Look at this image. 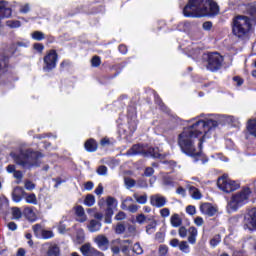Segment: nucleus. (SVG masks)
Returning a JSON list of instances; mask_svg holds the SVG:
<instances>
[{
    "label": "nucleus",
    "mask_w": 256,
    "mask_h": 256,
    "mask_svg": "<svg viewBox=\"0 0 256 256\" xmlns=\"http://www.w3.org/2000/svg\"><path fill=\"white\" fill-rule=\"evenodd\" d=\"M31 11V6L29 4H24L20 6V13H29Z\"/></svg>",
    "instance_id": "obj_47"
},
{
    "label": "nucleus",
    "mask_w": 256,
    "mask_h": 256,
    "mask_svg": "<svg viewBox=\"0 0 256 256\" xmlns=\"http://www.w3.org/2000/svg\"><path fill=\"white\" fill-rule=\"evenodd\" d=\"M55 237V234L51 230H43L42 235L40 236V239H53Z\"/></svg>",
    "instance_id": "obj_30"
},
{
    "label": "nucleus",
    "mask_w": 256,
    "mask_h": 256,
    "mask_svg": "<svg viewBox=\"0 0 256 256\" xmlns=\"http://www.w3.org/2000/svg\"><path fill=\"white\" fill-rule=\"evenodd\" d=\"M75 214L79 223H85V221H87V215H85V209L83 206H76Z\"/></svg>",
    "instance_id": "obj_17"
},
{
    "label": "nucleus",
    "mask_w": 256,
    "mask_h": 256,
    "mask_svg": "<svg viewBox=\"0 0 256 256\" xmlns=\"http://www.w3.org/2000/svg\"><path fill=\"white\" fill-rule=\"evenodd\" d=\"M25 189H27V191H33V189H35V184L29 180H27L25 182Z\"/></svg>",
    "instance_id": "obj_49"
},
{
    "label": "nucleus",
    "mask_w": 256,
    "mask_h": 256,
    "mask_svg": "<svg viewBox=\"0 0 256 256\" xmlns=\"http://www.w3.org/2000/svg\"><path fill=\"white\" fill-rule=\"evenodd\" d=\"M58 232L61 235H65V233L67 232V226H65V224H63V222H60L58 225Z\"/></svg>",
    "instance_id": "obj_45"
},
{
    "label": "nucleus",
    "mask_w": 256,
    "mask_h": 256,
    "mask_svg": "<svg viewBox=\"0 0 256 256\" xmlns=\"http://www.w3.org/2000/svg\"><path fill=\"white\" fill-rule=\"evenodd\" d=\"M7 69H9V57L0 54V75L7 73Z\"/></svg>",
    "instance_id": "obj_16"
},
{
    "label": "nucleus",
    "mask_w": 256,
    "mask_h": 256,
    "mask_svg": "<svg viewBox=\"0 0 256 256\" xmlns=\"http://www.w3.org/2000/svg\"><path fill=\"white\" fill-rule=\"evenodd\" d=\"M179 236L182 238V239H185V237H187V229L185 227H180L179 228Z\"/></svg>",
    "instance_id": "obj_53"
},
{
    "label": "nucleus",
    "mask_w": 256,
    "mask_h": 256,
    "mask_svg": "<svg viewBox=\"0 0 256 256\" xmlns=\"http://www.w3.org/2000/svg\"><path fill=\"white\" fill-rule=\"evenodd\" d=\"M200 211L203 215H208V217H213L217 213V208H215L210 203H204L200 206Z\"/></svg>",
    "instance_id": "obj_13"
},
{
    "label": "nucleus",
    "mask_w": 256,
    "mask_h": 256,
    "mask_svg": "<svg viewBox=\"0 0 256 256\" xmlns=\"http://www.w3.org/2000/svg\"><path fill=\"white\" fill-rule=\"evenodd\" d=\"M128 211L130 213H137V211H139V205L137 204H132L128 207Z\"/></svg>",
    "instance_id": "obj_55"
},
{
    "label": "nucleus",
    "mask_w": 256,
    "mask_h": 256,
    "mask_svg": "<svg viewBox=\"0 0 256 256\" xmlns=\"http://www.w3.org/2000/svg\"><path fill=\"white\" fill-rule=\"evenodd\" d=\"M25 213L30 217V221H35V212H33V208L31 207H26L25 208Z\"/></svg>",
    "instance_id": "obj_38"
},
{
    "label": "nucleus",
    "mask_w": 256,
    "mask_h": 256,
    "mask_svg": "<svg viewBox=\"0 0 256 256\" xmlns=\"http://www.w3.org/2000/svg\"><path fill=\"white\" fill-rule=\"evenodd\" d=\"M74 243H77L78 245L85 243V231L83 229L80 228L76 231Z\"/></svg>",
    "instance_id": "obj_22"
},
{
    "label": "nucleus",
    "mask_w": 256,
    "mask_h": 256,
    "mask_svg": "<svg viewBox=\"0 0 256 256\" xmlns=\"http://www.w3.org/2000/svg\"><path fill=\"white\" fill-rule=\"evenodd\" d=\"M133 197L139 203V205H145V203H147V194H134Z\"/></svg>",
    "instance_id": "obj_27"
},
{
    "label": "nucleus",
    "mask_w": 256,
    "mask_h": 256,
    "mask_svg": "<svg viewBox=\"0 0 256 256\" xmlns=\"http://www.w3.org/2000/svg\"><path fill=\"white\" fill-rule=\"evenodd\" d=\"M34 49L36 51H38L39 53H41V51H43L45 49V46H43V44H41V43H36V44H34Z\"/></svg>",
    "instance_id": "obj_60"
},
{
    "label": "nucleus",
    "mask_w": 256,
    "mask_h": 256,
    "mask_svg": "<svg viewBox=\"0 0 256 256\" xmlns=\"http://www.w3.org/2000/svg\"><path fill=\"white\" fill-rule=\"evenodd\" d=\"M106 203L108 205V208L113 209V207H115V205H117V200H115V198H113V197H108L106 200Z\"/></svg>",
    "instance_id": "obj_39"
},
{
    "label": "nucleus",
    "mask_w": 256,
    "mask_h": 256,
    "mask_svg": "<svg viewBox=\"0 0 256 256\" xmlns=\"http://www.w3.org/2000/svg\"><path fill=\"white\" fill-rule=\"evenodd\" d=\"M144 153L145 149H143V146L135 144L126 152V155H143Z\"/></svg>",
    "instance_id": "obj_19"
},
{
    "label": "nucleus",
    "mask_w": 256,
    "mask_h": 256,
    "mask_svg": "<svg viewBox=\"0 0 256 256\" xmlns=\"http://www.w3.org/2000/svg\"><path fill=\"white\" fill-rule=\"evenodd\" d=\"M127 189H131L135 186V180L131 178H125L124 180Z\"/></svg>",
    "instance_id": "obj_41"
},
{
    "label": "nucleus",
    "mask_w": 256,
    "mask_h": 256,
    "mask_svg": "<svg viewBox=\"0 0 256 256\" xmlns=\"http://www.w3.org/2000/svg\"><path fill=\"white\" fill-rule=\"evenodd\" d=\"M249 197H251V188L249 187H244L242 190L232 195L227 205L228 213H235L237 209L243 207V205H247Z\"/></svg>",
    "instance_id": "obj_5"
},
{
    "label": "nucleus",
    "mask_w": 256,
    "mask_h": 256,
    "mask_svg": "<svg viewBox=\"0 0 256 256\" xmlns=\"http://www.w3.org/2000/svg\"><path fill=\"white\" fill-rule=\"evenodd\" d=\"M60 250L59 246L51 245L47 251V256H59Z\"/></svg>",
    "instance_id": "obj_26"
},
{
    "label": "nucleus",
    "mask_w": 256,
    "mask_h": 256,
    "mask_svg": "<svg viewBox=\"0 0 256 256\" xmlns=\"http://www.w3.org/2000/svg\"><path fill=\"white\" fill-rule=\"evenodd\" d=\"M204 31H211V27H213V23L211 22H204L202 25Z\"/></svg>",
    "instance_id": "obj_59"
},
{
    "label": "nucleus",
    "mask_w": 256,
    "mask_h": 256,
    "mask_svg": "<svg viewBox=\"0 0 256 256\" xmlns=\"http://www.w3.org/2000/svg\"><path fill=\"white\" fill-rule=\"evenodd\" d=\"M26 253H27V252L25 251V249L19 248V249L17 250L16 256H25Z\"/></svg>",
    "instance_id": "obj_64"
},
{
    "label": "nucleus",
    "mask_w": 256,
    "mask_h": 256,
    "mask_svg": "<svg viewBox=\"0 0 256 256\" xmlns=\"http://www.w3.org/2000/svg\"><path fill=\"white\" fill-rule=\"evenodd\" d=\"M6 25L11 29H17V27H21V22L18 20H8L6 21Z\"/></svg>",
    "instance_id": "obj_33"
},
{
    "label": "nucleus",
    "mask_w": 256,
    "mask_h": 256,
    "mask_svg": "<svg viewBox=\"0 0 256 256\" xmlns=\"http://www.w3.org/2000/svg\"><path fill=\"white\" fill-rule=\"evenodd\" d=\"M163 184L169 187H173V179H171L170 177H165Z\"/></svg>",
    "instance_id": "obj_58"
},
{
    "label": "nucleus",
    "mask_w": 256,
    "mask_h": 256,
    "mask_svg": "<svg viewBox=\"0 0 256 256\" xmlns=\"http://www.w3.org/2000/svg\"><path fill=\"white\" fill-rule=\"evenodd\" d=\"M94 243L101 251H107L109 249V239L105 235L100 234L94 238Z\"/></svg>",
    "instance_id": "obj_11"
},
{
    "label": "nucleus",
    "mask_w": 256,
    "mask_h": 256,
    "mask_svg": "<svg viewBox=\"0 0 256 256\" xmlns=\"http://www.w3.org/2000/svg\"><path fill=\"white\" fill-rule=\"evenodd\" d=\"M221 243V237L220 236H215L210 240V245L211 247H217Z\"/></svg>",
    "instance_id": "obj_40"
},
{
    "label": "nucleus",
    "mask_w": 256,
    "mask_h": 256,
    "mask_svg": "<svg viewBox=\"0 0 256 256\" xmlns=\"http://www.w3.org/2000/svg\"><path fill=\"white\" fill-rule=\"evenodd\" d=\"M222 65H223V56H221L219 53L213 52L207 55L206 69H208V71H212V72L219 71Z\"/></svg>",
    "instance_id": "obj_7"
},
{
    "label": "nucleus",
    "mask_w": 256,
    "mask_h": 256,
    "mask_svg": "<svg viewBox=\"0 0 256 256\" xmlns=\"http://www.w3.org/2000/svg\"><path fill=\"white\" fill-rule=\"evenodd\" d=\"M12 217L16 221H18V219H21V217H23V213H21V209L17 208V207H13L12 208Z\"/></svg>",
    "instance_id": "obj_29"
},
{
    "label": "nucleus",
    "mask_w": 256,
    "mask_h": 256,
    "mask_svg": "<svg viewBox=\"0 0 256 256\" xmlns=\"http://www.w3.org/2000/svg\"><path fill=\"white\" fill-rule=\"evenodd\" d=\"M189 193H190L191 197L196 200H199L202 197L201 192L195 186L189 187Z\"/></svg>",
    "instance_id": "obj_24"
},
{
    "label": "nucleus",
    "mask_w": 256,
    "mask_h": 256,
    "mask_svg": "<svg viewBox=\"0 0 256 256\" xmlns=\"http://www.w3.org/2000/svg\"><path fill=\"white\" fill-rule=\"evenodd\" d=\"M92 67H99L101 65V58L99 56H94L91 60Z\"/></svg>",
    "instance_id": "obj_42"
},
{
    "label": "nucleus",
    "mask_w": 256,
    "mask_h": 256,
    "mask_svg": "<svg viewBox=\"0 0 256 256\" xmlns=\"http://www.w3.org/2000/svg\"><path fill=\"white\" fill-rule=\"evenodd\" d=\"M160 215L161 217H169V215H171V211L169 210V208H163L160 210Z\"/></svg>",
    "instance_id": "obj_48"
},
{
    "label": "nucleus",
    "mask_w": 256,
    "mask_h": 256,
    "mask_svg": "<svg viewBox=\"0 0 256 256\" xmlns=\"http://www.w3.org/2000/svg\"><path fill=\"white\" fill-rule=\"evenodd\" d=\"M57 51L50 50L47 55L44 57V71H52L57 67Z\"/></svg>",
    "instance_id": "obj_8"
},
{
    "label": "nucleus",
    "mask_w": 256,
    "mask_h": 256,
    "mask_svg": "<svg viewBox=\"0 0 256 256\" xmlns=\"http://www.w3.org/2000/svg\"><path fill=\"white\" fill-rule=\"evenodd\" d=\"M232 34L242 41L248 39L249 35L255 30L253 20L249 16L237 15L232 19Z\"/></svg>",
    "instance_id": "obj_3"
},
{
    "label": "nucleus",
    "mask_w": 256,
    "mask_h": 256,
    "mask_svg": "<svg viewBox=\"0 0 256 256\" xmlns=\"http://www.w3.org/2000/svg\"><path fill=\"white\" fill-rule=\"evenodd\" d=\"M84 147L89 153H95L97 151V142L94 139H89L85 142Z\"/></svg>",
    "instance_id": "obj_21"
},
{
    "label": "nucleus",
    "mask_w": 256,
    "mask_h": 256,
    "mask_svg": "<svg viewBox=\"0 0 256 256\" xmlns=\"http://www.w3.org/2000/svg\"><path fill=\"white\" fill-rule=\"evenodd\" d=\"M26 203L30 205H37V196L35 194H28L25 198Z\"/></svg>",
    "instance_id": "obj_31"
},
{
    "label": "nucleus",
    "mask_w": 256,
    "mask_h": 256,
    "mask_svg": "<svg viewBox=\"0 0 256 256\" xmlns=\"http://www.w3.org/2000/svg\"><path fill=\"white\" fill-rule=\"evenodd\" d=\"M249 15H251L252 19L256 20V7L255 6L250 8Z\"/></svg>",
    "instance_id": "obj_63"
},
{
    "label": "nucleus",
    "mask_w": 256,
    "mask_h": 256,
    "mask_svg": "<svg viewBox=\"0 0 256 256\" xmlns=\"http://www.w3.org/2000/svg\"><path fill=\"white\" fill-rule=\"evenodd\" d=\"M11 15V6L6 1L0 2V19Z\"/></svg>",
    "instance_id": "obj_14"
},
{
    "label": "nucleus",
    "mask_w": 256,
    "mask_h": 256,
    "mask_svg": "<svg viewBox=\"0 0 256 256\" xmlns=\"http://www.w3.org/2000/svg\"><path fill=\"white\" fill-rule=\"evenodd\" d=\"M168 252H169V248L167 246L161 245L159 247V255L160 256H166Z\"/></svg>",
    "instance_id": "obj_44"
},
{
    "label": "nucleus",
    "mask_w": 256,
    "mask_h": 256,
    "mask_svg": "<svg viewBox=\"0 0 256 256\" xmlns=\"http://www.w3.org/2000/svg\"><path fill=\"white\" fill-rule=\"evenodd\" d=\"M136 221L137 223H139L140 225L145 223V221H147V217H145L144 214H140L136 217Z\"/></svg>",
    "instance_id": "obj_54"
},
{
    "label": "nucleus",
    "mask_w": 256,
    "mask_h": 256,
    "mask_svg": "<svg viewBox=\"0 0 256 256\" xmlns=\"http://www.w3.org/2000/svg\"><path fill=\"white\" fill-rule=\"evenodd\" d=\"M149 154L151 155V157H154V159H159V157H161V154L159 153V149L157 148H150Z\"/></svg>",
    "instance_id": "obj_37"
},
{
    "label": "nucleus",
    "mask_w": 256,
    "mask_h": 256,
    "mask_svg": "<svg viewBox=\"0 0 256 256\" xmlns=\"http://www.w3.org/2000/svg\"><path fill=\"white\" fill-rule=\"evenodd\" d=\"M177 195H181V197H185L186 191L183 187H178L176 190Z\"/></svg>",
    "instance_id": "obj_61"
},
{
    "label": "nucleus",
    "mask_w": 256,
    "mask_h": 256,
    "mask_svg": "<svg viewBox=\"0 0 256 256\" xmlns=\"http://www.w3.org/2000/svg\"><path fill=\"white\" fill-rule=\"evenodd\" d=\"M154 231H155V223H152L146 227V233H148V235H151V233H154Z\"/></svg>",
    "instance_id": "obj_57"
},
{
    "label": "nucleus",
    "mask_w": 256,
    "mask_h": 256,
    "mask_svg": "<svg viewBox=\"0 0 256 256\" xmlns=\"http://www.w3.org/2000/svg\"><path fill=\"white\" fill-rule=\"evenodd\" d=\"M7 227L10 231H17V224L15 222L8 223Z\"/></svg>",
    "instance_id": "obj_62"
},
{
    "label": "nucleus",
    "mask_w": 256,
    "mask_h": 256,
    "mask_svg": "<svg viewBox=\"0 0 256 256\" xmlns=\"http://www.w3.org/2000/svg\"><path fill=\"white\" fill-rule=\"evenodd\" d=\"M32 231L35 235V237H37V239H41V235H43V226H41V224H35L32 226Z\"/></svg>",
    "instance_id": "obj_23"
},
{
    "label": "nucleus",
    "mask_w": 256,
    "mask_h": 256,
    "mask_svg": "<svg viewBox=\"0 0 256 256\" xmlns=\"http://www.w3.org/2000/svg\"><path fill=\"white\" fill-rule=\"evenodd\" d=\"M194 223L195 225H197V227H203V223H205V220H203L202 217L198 216L195 218Z\"/></svg>",
    "instance_id": "obj_52"
},
{
    "label": "nucleus",
    "mask_w": 256,
    "mask_h": 256,
    "mask_svg": "<svg viewBox=\"0 0 256 256\" xmlns=\"http://www.w3.org/2000/svg\"><path fill=\"white\" fill-rule=\"evenodd\" d=\"M84 204L87 205V207H93L95 205V196L88 194L84 200Z\"/></svg>",
    "instance_id": "obj_28"
},
{
    "label": "nucleus",
    "mask_w": 256,
    "mask_h": 256,
    "mask_svg": "<svg viewBox=\"0 0 256 256\" xmlns=\"http://www.w3.org/2000/svg\"><path fill=\"white\" fill-rule=\"evenodd\" d=\"M111 217H113V208H107L105 214V223H111Z\"/></svg>",
    "instance_id": "obj_36"
},
{
    "label": "nucleus",
    "mask_w": 256,
    "mask_h": 256,
    "mask_svg": "<svg viewBox=\"0 0 256 256\" xmlns=\"http://www.w3.org/2000/svg\"><path fill=\"white\" fill-rule=\"evenodd\" d=\"M132 243H133V241H131V240L120 241V251L126 256L129 255V252L131 251Z\"/></svg>",
    "instance_id": "obj_18"
},
{
    "label": "nucleus",
    "mask_w": 256,
    "mask_h": 256,
    "mask_svg": "<svg viewBox=\"0 0 256 256\" xmlns=\"http://www.w3.org/2000/svg\"><path fill=\"white\" fill-rule=\"evenodd\" d=\"M115 233H117V235H121V234L125 233V225H123V224L116 225Z\"/></svg>",
    "instance_id": "obj_43"
},
{
    "label": "nucleus",
    "mask_w": 256,
    "mask_h": 256,
    "mask_svg": "<svg viewBox=\"0 0 256 256\" xmlns=\"http://www.w3.org/2000/svg\"><path fill=\"white\" fill-rule=\"evenodd\" d=\"M170 222L172 227H181L182 220L181 217H179V214H174L171 216Z\"/></svg>",
    "instance_id": "obj_25"
},
{
    "label": "nucleus",
    "mask_w": 256,
    "mask_h": 256,
    "mask_svg": "<svg viewBox=\"0 0 256 256\" xmlns=\"http://www.w3.org/2000/svg\"><path fill=\"white\" fill-rule=\"evenodd\" d=\"M197 234V228L190 227L188 230V243L195 245V243H197Z\"/></svg>",
    "instance_id": "obj_20"
},
{
    "label": "nucleus",
    "mask_w": 256,
    "mask_h": 256,
    "mask_svg": "<svg viewBox=\"0 0 256 256\" xmlns=\"http://www.w3.org/2000/svg\"><path fill=\"white\" fill-rule=\"evenodd\" d=\"M219 124L213 119L196 120L192 125L184 128L178 136V145L189 157L195 161L201 159V150L203 149V140L209 137L212 131H215Z\"/></svg>",
    "instance_id": "obj_1"
},
{
    "label": "nucleus",
    "mask_w": 256,
    "mask_h": 256,
    "mask_svg": "<svg viewBox=\"0 0 256 256\" xmlns=\"http://www.w3.org/2000/svg\"><path fill=\"white\" fill-rule=\"evenodd\" d=\"M125 217H127V215L125 214V212L120 211L117 213V215L115 216V219L117 221H123V219H125Z\"/></svg>",
    "instance_id": "obj_56"
},
{
    "label": "nucleus",
    "mask_w": 256,
    "mask_h": 256,
    "mask_svg": "<svg viewBox=\"0 0 256 256\" xmlns=\"http://www.w3.org/2000/svg\"><path fill=\"white\" fill-rule=\"evenodd\" d=\"M217 185L223 193H233V191H237V189H239V183L231 180L227 175H223L218 178Z\"/></svg>",
    "instance_id": "obj_6"
},
{
    "label": "nucleus",
    "mask_w": 256,
    "mask_h": 256,
    "mask_svg": "<svg viewBox=\"0 0 256 256\" xmlns=\"http://www.w3.org/2000/svg\"><path fill=\"white\" fill-rule=\"evenodd\" d=\"M25 195H27V193H25V190H23V188L17 186L14 188V190L12 192V200L15 203H21V201H23V198L25 197Z\"/></svg>",
    "instance_id": "obj_12"
},
{
    "label": "nucleus",
    "mask_w": 256,
    "mask_h": 256,
    "mask_svg": "<svg viewBox=\"0 0 256 256\" xmlns=\"http://www.w3.org/2000/svg\"><path fill=\"white\" fill-rule=\"evenodd\" d=\"M186 213H188V215H195V213H197V210L195 209V206H187L186 207Z\"/></svg>",
    "instance_id": "obj_51"
},
{
    "label": "nucleus",
    "mask_w": 256,
    "mask_h": 256,
    "mask_svg": "<svg viewBox=\"0 0 256 256\" xmlns=\"http://www.w3.org/2000/svg\"><path fill=\"white\" fill-rule=\"evenodd\" d=\"M101 221L92 219L87 225V229L90 233H97V231H101Z\"/></svg>",
    "instance_id": "obj_15"
},
{
    "label": "nucleus",
    "mask_w": 256,
    "mask_h": 256,
    "mask_svg": "<svg viewBox=\"0 0 256 256\" xmlns=\"http://www.w3.org/2000/svg\"><path fill=\"white\" fill-rule=\"evenodd\" d=\"M183 13L185 17H213L219 14V5L213 0H189Z\"/></svg>",
    "instance_id": "obj_2"
},
{
    "label": "nucleus",
    "mask_w": 256,
    "mask_h": 256,
    "mask_svg": "<svg viewBox=\"0 0 256 256\" xmlns=\"http://www.w3.org/2000/svg\"><path fill=\"white\" fill-rule=\"evenodd\" d=\"M150 204L153 207H158V208L165 207L167 205V198H165L161 194H154L150 196Z\"/></svg>",
    "instance_id": "obj_10"
},
{
    "label": "nucleus",
    "mask_w": 256,
    "mask_h": 256,
    "mask_svg": "<svg viewBox=\"0 0 256 256\" xmlns=\"http://www.w3.org/2000/svg\"><path fill=\"white\" fill-rule=\"evenodd\" d=\"M179 249L182 251V253H189V244L187 241L180 242Z\"/></svg>",
    "instance_id": "obj_35"
},
{
    "label": "nucleus",
    "mask_w": 256,
    "mask_h": 256,
    "mask_svg": "<svg viewBox=\"0 0 256 256\" xmlns=\"http://www.w3.org/2000/svg\"><path fill=\"white\" fill-rule=\"evenodd\" d=\"M153 173H155V170L153 169V167H147L144 171L145 177H151Z\"/></svg>",
    "instance_id": "obj_50"
},
{
    "label": "nucleus",
    "mask_w": 256,
    "mask_h": 256,
    "mask_svg": "<svg viewBox=\"0 0 256 256\" xmlns=\"http://www.w3.org/2000/svg\"><path fill=\"white\" fill-rule=\"evenodd\" d=\"M244 227L249 231L256 229V208L251 209L244 217Z\"/></svg>",
    "instance_id": "obj_9"
},
{
    "label": "nucleus",
    "mask_w": 256,
    "mask_h": 256,
    "mask_svg": "<svg viewBox=\"0 0 256 256\" xmlns=\"http://www.w3.org/2000/svg\"><path fill=\"white\" fill-rule=\"evenodd\" d=\"M11 157L14 159L15 163L23 167V169H31V167H39V165H41L43 154L27 149L21 150L19 155L11 153Z\"/></svg>",
    "instance_id": "obj_4"
},
{
    "label": "nucleus",
    "mask_w": 256,
    "mask_h": 256,
    "mask_svg": "<svg viewBox=\"0 0 256 256\" xmlns=\"http://www.w3.org/2000/svg\"><path fill=\"white\" fill-rule=\"evenodd\" d=\"M107 171H108L107 166H103V165L99 166L98 169H97L98 175L105 176V175H107Z\"/></svg>",
    "instance_id": "obj_46"
},
{
    "label": "nucleus",
    "mask_w": 256,
    "mask_h": 256,
    "mask_svg": "<svg viewBox=\"0 0 256 256\" xmlns=\"http://www.w3.org/2000/svg\"><path fill=\"white\" fill-rule=\"evenodd\" d=\"M32 39L35 41H43V39H45V34L41 31H35L32 33Z\"/></svg>",
    "instance_id": "obj_32"
},
{
    "label": "nucleus",
    "mask_w": 256,
    "mask_h": 256,
    "mask_svg": "<svg viewBox=\"0 0 256 256\" xmlns=\"http://www.w3.org/2000/svg\"><path fill=\"white\" fill-rule=\"evenodd\" d=\"M132 251L136 255H143V248L141 247V244H139V242L134 244Z\"/></svg>",
    "instance_id": "obj_34"
}]
</instances>
